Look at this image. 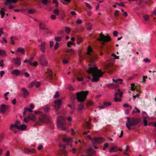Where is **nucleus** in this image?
Listing matches in <instances>:
<instances>
[{
	"label": "nucleus",
	"instance_id": "nucleus-1",
	"mask_svg": "<svg viewBox=\"0 0 156 156\" xmlns=\"http://www.w3.org/2000/svg\"><path fill=\"white\" fill-rule=\"evenodd\" d=\"M88 74H91L93 76L92 81L93 82H97L99 78L102 76L104 73L100 69H98L96 67H90L89 69L87 71Z\"/></svg>",
	"mask_w": 156,
	"mask_h": 156
},
{
	"label": "nucleus",
	"instance_id": "nucleus-2",
	"mask_svg": "<svg viewBox=\"0 0 156 156\" xmlns=\"http://www.w3.org/2000/svg\"><path fill=\"white\" fill-rule=\"evenodd\" d=\"M126 118L128 122L126 123V125L129 130L131 129L130 126H134L138 124L140 121V119L137 118H132L131 119L129 117H127Z\"/></svg>",
	"mask_w": 156,
	"mask_h": 156
},
{
	"label": "nucleus",
	"instance_id": "nucleus-3",
	"mask_svg": "<svg viewBox=\"0 0 156 156\" xmlns=\"http://www.w3.org/2000/svg\"><path fill=\"white\" fill-rule=\"evenodd\" d=\"M89 93L87 90L81 91L76 93V98L78 101L80 102H83L85 101L87 96Z\"/></svg>",
	"mask_w": 156,
	"mask_h": 156
},
{
	"label": "nucleus",
	"instance_id": "nucleus-4",
	"mask_svg": "<svg viewBox=\"0 0 156 156\" xmlns=\"http://www.w3.org/2000/svg\"><path fill=\"white\" fill-rule=\"evenodd\" d=\"M57 127L61 130L66 129V123L64 118L62 116H59L57 120Z\"/></svg>",
	"mask_w": 156,
	"mask_h": 156
},
{
	"label": "nucleus",
	"instance_id": "nucleus-5",
	"mask_svg": "<svg viewBox=\"0 0 156 156\" xmlns=\"http://www.w3.org/2000/svg\"><path fill=\"white\" fill-rule=\"evenodd\" d=\"M35 113L36 114H39L40 115L39 117V119L41 122H45L46 123H49V119L47 115L43 114L41 112L38 111L35 112Z\"/></svg>",
	"mask_w": 156,
	"mask_h": 156
},
{
	"label": "nucleus",
	"instance_id": "nucleus-6",
	"mask_svg": "<svg viewBox=\"0 0 156 156\" xmlns=\"http://www.w3.org/2000/svg\"><path fill=\"white\" fill-rule=\"evenodd\" d=\"M99 37H100L98 39V40L102 42V45H105V42L110 41L111 39L109 35L105 36L102 34V33H101L100 34Z\"/></svg>",
	"mask_w": 156,
	"mask_h": 156
},
{
	"label": "nucleus",
	"instance_id": "nucleus-7",
	"mask_svg": "<svg viewBox=\"0 0 156 156\" xmlns=\"http://www.w3.org/2000/svg\"><path fill=\"white\" fill-rule=\"evenodd\" d=\"M87 54L89 55V58L92 61H94L97 58V55L96 54H94L93 50L90 46H89L88 47Z\"/></svg>",
	"mask_w": 156,
	"mask_h": 156
},
{
	"label": "nucleus",
	"instance_id": "nucleus-8",
	"mask_svg": "<svg viewBox=\"0 0 156 156\" xmlns=\"http://www.w3.org/2000/svg\"><path fill=\"white\" fill-rule=\"evenodd\" d=\"M38 60L42 65L46 66L48 63L45 56L43 54H41L39 57Z\"/></svg>",
	"mask_w": 156,
	"mask_h": 156
},
{
	"label": "nucleus",
	"instance_id": "nucleus-9",
	"mask_svg": "<svg viewBox=\"0 0 156 156\" xmlns=\"http://www.w3.org/2000/svg\"><path fill=\"white\" fill-rule=\"evenodd\" d=\"M9 108V106L5 104H2L0 105V112L4 113Z\"/></svg>",
	"mask_w": 156,
	"mask_h": 156
},
{
	"label": "nucleus",
	"instance_id": "nucleus-10",
	"mask_svg": "<svg viewBox=\"0 0 156 156\" xmlns=\"http://www.w3.org/2000/svg\"><path fill=\"white\" fill-rule=\"evenodd\" d=\"M104 141V139L102 137L94 138L92 140V143L94 144H101Z\"/></svg>",
	"mask_w": 156,
	"mask_h": 156
},
{
	"label": "nucleus",
	"instance_id": "nucleus-11",
	"mask_svg": "<svg viewBox=\"0 0 156 156\" xmlns=\"http://www.w3.org/2000/svg\"><path fill=\"white\" fill-rule=\"evenodd\" d=\"M85 152L87 155L86 156H92L94 154L95 151L92 150L91 148H90L87 149Z\"/></svg>",
	"mask_w": 156,
	"mask_h": 156
},
{
	"label": "nucleus",
	"instance_id": "nucleus-12",
	"mask_svg": "<svg viewBox=\"0 0 156 156\" xmlns=\"http://www.w3.org/2000/svg\"><path fill=\"white\" fill-rule=\"evenodd\" d=\"M55 108L56 111L58 110L60 107L61 105V100H57L55 101Z\"/></svg>",
	"mask_w": 156,
	"mask_h": 156
},
{
	"label": "nucleus",
	"instance_id": "nucleus-13",
	"mask_svg": "<svg viewBox=\"0 0 156 156\" xmlns=\"http://www.w3.org/2000/svg\"><path fill=\"white\" fill-rule=\"evenodd\" d=\"M91 118H90L89 120L86 122L84 124L85 127L87 129H90L92 126L91 125Z\"/></svg>",
	"mask_w": 156,
	"mask_h": 156
},
{
	"label": "nucleus",
	"instance_id": "nucleus-14",
	"mask_svg": "<svg viewBox=\"0 0 156 156\" xmlns=\"http://www.w3.org/2000/svg\"><path fill=\"white\" fill-rule=\"evenodd\" d=\"M13 61L15 64L17 66H19L21 64L20 59L19 57H17L16 58H14Z\"/></svg>",
	"mask_w": 156,
	"mask_h": 156
},
{
	"label": "nucleus",
	"instance_id": "nucleus-15",
	"mask_svg": "<svg viewBox=\"0 0 156 156\" xmlns=\"http://www.w3.org/2000/svg\"><path fill=\"white\" fill-rule=\"evenodd\" d=\"M46 44V42H43L41 43V44L40 45V50L43 53H44L45 52Z\"/></svg>",
	"mask_w": 156,
	"mask_h": 156
},
{
	"label": "nucleus",
	"instance_id": "nucleus-16",
	"mask_svg": "<svg viewBox=\"0 0 156 156\" xmlns=\"http://www.w3.org/2000/svg\"><path fill=\"white\" fill-rule=\"evenodd\" d=\"M22 91L23 92V96L25 98L29 94V92L24 87L22 88L21 89Z\"/></svg>",
	"mask_w": 156,
	"mask_h": 156
},
{
	"label": "nucleus",
	"instance_id": "nucleus-17",
	"mask_svg": "<svg viewBox=\"0 0 156 156\" xmlns=\"http://www.w3.org/2000/svg\"><path fill=\"white\" fill-rule=\"evenodd\" d=\"M24 151L27 153H34L35 152V149L34 148L29 149L27 147L24 148Z\"/></svg>",
	"mask_w": 156,
	"mask_h": 156
},
{
	"label": "nucleus",
	"instance_id": "nucleus-18",
	"mask_svg": "<svg viewBox=\"0 0 156 156\" xmlns=\"http://www.w3.org/2000/svg\"><path fill=\"white\" fill-rule=\"evenodd\" d=\"M46 73L48 74L50 79L51 80H52L53 79V75L51 70L50 69H48Z\"/></svg>",
	"mask_w": 156,
	"mask_h": 156
},
{
	"label": "nucleus",
	"instance_id": "nucleus-19",
	"mask_svg": "<svg viewBox=\"0 0 156 156\" xmlns=\"http://www.w3.org/2000/svg\"><path fill=\"white\" fill-rule=\"evenodd\" d=\"M111 103L110 102H105L104 103V105L101 106H99L98 107L100 109H104L105 108V106H108L111 105Z\"/></svg>",
	"mask_w": 156,
	"mask_h": 156
},
{
	"label": "nucleus",
	"instance_id": "nucleus-20",
	"mask_svg": "<svg viewBox=\"0 0 156 156\" xmlns=\"http://www.w3.org/2000/svg\"><path fill=\"white\" fill-rule=\"evenodd\" d=\"M6 2L5 3V5H7L8 4H11L12 3H16L18 0H5Z\"/></svg>",
	"mask_w": 156,
	"mask_h": 156
},
{
	"label": "nucleus",
	"instance_id": "nucleus-21",
	"mask_svg": "<svg viewBox=\"0 0 156 156\" xmlns=\"http://www.w3.org/2000/svg\"><path fill=\"white\" fill-rule=\"evenodd\" d=\"M131 90L132 91H134L136 89V91L138 92L139 93H140L141 92V90H139L137 89H136V88L134 87V86L135 84L133 83H132L131 84Z\"/></svg>",
	"mask_w": 156,
	"mask_h": 156
},
{
	"label": "nucleus",
	"instance_id": "nucleus-22",
	"mask_svg": "<svg viewBox=\"0 0 156 156\" xmlns=\"http://www.w3.org/2000/svg\"><path fill=\"white\" fill-rule=\"evenodd\" d=\"M123 94V92L122 91H120L119 89H118L117 92H116L115 94V96H117L118 95L119 96V97L120 98H121L122 97V95Z\"/></svg>",
	"mask_w": 156,
	"mask_h": 156
},
{
	"label": "nucleus",
	"instance_id": "nucleus-23",
	"mask_svg": "<svg viewBox=\"0 0 156 156\" xmlns=\"http://www.w3.org/2000/svg\"><path fill=\"white\" fill-rule=\"evenodd\" d=\"M39 27L41 29L43 30H48V29L46 28V25L44 23H39Z\"/></svg>",
	"mask_w": 156,
	"mask_h": 156
},
{
	"label": "nucleus",
	"instance_id": "nucleus-24",
	"mask_svg": "<svg viewBox=\"0 0 156 156\" xmlns=\"http://www.w3.org/2000/svg\"><path fill=\"white\" fill-rule=\"evenodd\" d=\"M58 154L60 155H63L64 156H67L66 152L65 150L64 149L60 150Z\"/></svg>",
	"mask_w": 156,
	"mask_h": 156
},
{
	"label": "nucleus",
	"instance_id": "nucleus-25",
	"mask_svg": "<svg viewBox=\"0 0 156 156\" xmlns=\"http://www.w3.org/2000/svg\"><path fill=\"white\" fill-rule=\"evenodd\" d=\"M86 26L87 29L88 30H90L92 28V24L90 23H86Z\"/></svg>",
	"mask_w": 156,
	"mask_h": 156
},
{
	"label": "nucleus",
	"instance_id": "nucleus-26",
	"mask_svg": "<svg viewBox=\"0 0 156 156\" xmlns=\"http://www.w3.org/2000/svg\"><path fill=\"white\" fill-rule=\"evenodd\" d=\"M118 151V148L117 147L115 146L112 147L109 151L110 152H112L113 151L115 152H117Z\"/></svg>",
	"mask_w": 156,
	"mask_h": 156
},
{
	"label": "nucleus",
	"instance_id": "nucleus-27",
	"mask_svg": "<svg viewBox=\"0 0 156 156\" xmlns=\"http://www.w3.org/2000/svg\"><path fill=\"white\" fill-rule=\"evenodd\" d=\"M12 73L17 76L20 74V72L18 70L15 69L12 71Z\"/></svg>",
	"mask_w": 156,
	"mask_h": 156
},
{
	"label": "nucleus",
	"instance_id": "nucleus-28",
	"mask_svg": "<svg viewBox=\"0 0 156 156\" xmlns=\"http://www.w3.org/2000/svg\"><path fill=\"white\" fill-rule=\"evenodd\" d=\"M122 80H123L121 79H118L115 80L114 79H113V81H114L115 83L119 84L122 83Z\"/></svg>",
	"mask_w": 156,
	"mask_h": 156
},
{
	"label": "nucleus",
	"instance_id": "nucleus-29",
	"mask_svg": "<svg viewBox=\"0 0 156 156\" xmlns=\"http://www.w3.org/2000/svg\"><path fill=\"white\" fill-rule=\"evenodd\" d=\"M17 52H20L22 54H24L25 52V50L23 48H20L18 49Z\"/></svg>",
	"mask_w": 156,
	"mask_h": 156
},
{
	"label": "nucleus",
	"instance_id": "nucleus-30",
	"mask_svg": "<svg viewBox=\"0 0 156 156\" xmlns=\"http://www.w3.org/2000/svg\"><path fill=\"white\" fill-rule=\"evenodd\" d=\"M27 128V126L24 124L21 125L20 126V129L21 130H24Z\"/></svg>",
	"mask_w": 156,
	"mask_h": 156
},
{
	"label": "nucleus",
	"instance_id": "nucleus-31",
	"mask_svg": "<svg viewBox=\"0 0 156 156\" xmlns=\"http://www.w3.org/2000/svg\"><path fill=\"white\" fill-rule=\"evenodd\" d=\"M29 119H31L34 121L35 119V116L34 114H30V115L28 116Z\"/></svg>",
	"mask_w": 156,
	"mask_h": 156
},
{
	"label": "nucleus",
	"instance_id": "nucleus-32",
	"mask_svg": "<svg viewBox=\"0 0 156 156\" xmlns=\"http://www.w3.org/2000/svg\"><path fill=\"white\" fill-rule=\"evenodd\" d=\"M72 139V138H65L63 139V140L66 143L71 142Z\"/></svg>",
	"mask_w": 156,
	"mask_h": 156
},
{
	"label": "nucleus",
	"instance_id": "nucleus-33",
	"mask_svg": "<svg viewBox=\"0 0 156 156\" xmlns=\"http://www.w3.org/2000/svg\"><path fill=\"white\" fill-rule=\"evenodd\" d=\"M20 123V122L18 121H16L15 123V125L16 126V127L18 129H20V126H19V125Z\"/></svg>",
	"mask_w": 156,
	"mask_h": 156
},
{
	"label": "nucleus",
	"instance_id": "nucleus-34",
	"mask_svg": "<svg viewBox=\"0 0 156 156\" xmlns=\"http://www.w3.org/2000/svg\"><path fill=\"white\" fill-rule=\"evenodd\" d=\"M4 138V134L3 133L0 134V144Z\"/></svg>",
	"mask_w": 156,
	"mask_h": 156
},
{
	"label": "nucleus",
	"instance_id": "nucleus-35",
	"mask_svg": "<svg viewBox=\"0 0 156 156\" xmlns=\"http://www.w3.org/2000/svg\"><path fill=\"white\" fill-rule=\"evenodd\" d=\"M83 107V103H81L78 105V109L80 110H82Z\"/></svg>",
	"mask_w": 156,
	"mask_h": 156
},
{
	"label": "nucleus",
	"instance_id": "nucleus-36",
	"mask_svg": "<svg viewBox=\"0 0 156 156\" xmlns=\"http://www.w3.org/2000/svg\"><path fill=\"white\" fill-rule=\"evenodd\" d=\"M68 52L71 55H72L74 54V51L72 49H69L68 50Z\"/></svg>",
	"mask_w": 156,
	"mask_h": 156
},
{
	"label": "nucleus",
	"instance_id": "nucleus-37",
	"mask_svg": "<svg viewBox=\"0 0 156 156\" xmlns=\"http://www.w3.org/2000/svg\"><path fill=\"white\" fill-rule=\"evenodd\" d=\"M5 53L4 50H0V55L2 56H5Z\"/></svg>",
	"mask_w": 156,
	"mask_h": 156
},
{
	"label": "nucleus",
	"instance_id": "nucleus-38",
	"mask_svg": "<svg viewBox=\"0 0 156 156\" xmlns=\"http://www.w3.org/2000/svg\"><path fill=\"white\" fill-rule=\"evenodd\" d=\"M53 13L56 15H58L59 13V11L58 9H56L53 10Z\"/></svg>",
	"mask_w": 156,
	"mask_h": 156
},
{
	"label": "nucleus",
	"instance_id": "nucleus-39",
	"mask_svg": "<svg viewBox=\"0 0 156 156\" xmlns=\"http://www.w3.org/2000/svg\"><path fill=\"white\" fill-rule=\"evenodd\" d=\"M93 104V102L92 101H90L86 104V106L87 107H89L90 106L92 105Z\"/></svg>",
	"mask_w": 156,
	"mask_h": 156
},
{
	"label": "nucleus",
	"instance_id": "nucleus-40",
	"mask_svg": "<svg viewBox=\"0 0 156 156\" xmlns=\"http://www.w3.org/2000/svg\"><path fill=\"white\" fill-rule=\"evenodd\" d=\"M35 10L32 9H30L28 10V13L29 14H33L35 12Z\"/></svg>",
	"mask_w": 156,
	"mask_h": 156
},
{
	"label": "nucleus",
	"instance_id": "nucleus-41",
	"mask_svg": "<svg viewBox=\"0 0 156 156\" xmlns=\"http://www.w3.org/2000/svg\"><path fill=\"white\" fill-rule=\"evenodd\" d=\"M86 6L89 9H92V7L89 4H88L87 3L85 2V3Z\"/></svg>",
	"mask_w": 156,
	"mask_h": 156
},
{
	"label": "nucleus",
	"instance_id": "nucleus-42",
	"mask_svg": "<svg viewBox=\"0 0 156 156\" xmlns=\"http://www.w3.org/2000/svg\"><path fill=\"white\" fill-rule=\"evenodd\" d=\"M114 101L115 102L120 101H121V99L119 98H118L117 96H115V97L114 98Z\"/></svg>",
	"mask_w": 156,
	"mask_h": 156
},
{
	"label": "nucleus",
	"instance_id": "nucleus-43",
	"mask_svg": "<svg viewBox=\"0 0 156 156\" xmlns=\"http://www.w3.org/2000/svg\"><path fill=\"white\" fill-rule=\"evenodd\" d=\"M65 31L67 34H69L70 31V30L69 27H66L65 28Z\"/></svg>",
	"mask_w": 156,
	"mask_h": 156
},
{
	"label": "nucleus",
	"instance_id": "nucleus-44",
	"mask_svg": "<svg viewBox=\"0 0 156 156\" xmlns=\"http://www.w3.org/2000/svg\"><path fill=\"white\" fill-rule=\"evenodd\" d=\"M35 82H32L30 84V85L29 86V88H31L35 84Z\"/></svg>",
	"mask_w": 156,
	"mask_h": 156
},
{
	"label": "nucleus",
	"instance_id": "nucleus-45",
	"mask_svg": "<svg viewBox=\"0 0 156 156\" xmlns=\"http://www.w3.org/2000/svg\"><path fill=\"white\" fill-rule=\"evenodd\" d=\"M116 5H118L119 6H122V7H125V5L124 4L123 2H121L120 3H116Z\"/></svg>",
	"mask_w": 156,
	"mask_h": 156
},
{
	"label": "nucleus",
	"instance_id": "nucleus-46",
	"mask_svg": "<svg viewBox=\"0 0 156 156\" xmlns=\"http://www.w3.org/2000/svg\"><path fill=\"white\" fill-rule=\"evenodd\" d=\"M23 62H28L29 64L31 66L32 65V62L27 59H26L24 60Z\"/></svg>",
	"mask_w": 156,
	"mask_h": 156
},
{
	"label": "nucleus",
	"instance_id": "nucleus-47",
	"mask_svg": "<svg viewBox=\"0 0 156 156\" xmlns=\"http://www.w3.org/2000/svg\"><path fill=\"white\" fill-rule=\"evenodd\" d=\"M108 146V143H105L104 145V146L103 147V150H105L106 148H107Z\"/></svg>",
	"mask_w": 156,
	"mask_h": 156
},
{
	"label": "nucleus",
	"instance_id": "nucleus-48",
	"mask_svg": "<svg viewBox=\"0 0 156 156\" xmlns=\"http://www.w3.org/2000/svg\"><path fill=\"white\" fill-rule=\"evenodd\" d=\"M71 110L70 111V113L71 114H73L75 110V107L74 106L71 107Z\"/></svg>",
	"mask_w": 156,
	"mask_h": 156
},
{
	"label": "nucleus",
	"instance_id": "nucleus-49",
	"mask_svg": "<svg viewBox=\"0 0 156 156\" xmlns=\"http://www.w3.org/2000/svg\"><path fill=\"white\" fill-rule=\"evenodd\" d=\"M55 40L58 42L60 41L61 39V38L60 37H55Z\"/></svg>",
	"mask_w": 156,
	"mask_h": 156
},
{
	"label": "nucleus",
	"instance_id": "nucleus-50",
	"mask_svg": "<svg viewBox=\"0 0 156 156\" xmlns=\"http://www.w3.org/2000/svg\"><path fill=\"white\" fill-rule=\"evenodd\" d=\"M5 10V9L4 8H2L1 10L0 11V13L1 14H5V13L4 12V11Z\"/></svg>",
	"mask_w": 156,
	"mask_h": 156
},
{
	"label": "nucleus",
	"instance_id": "nucleus-51",
	"mask_svg": "<svg viewBox=\"0 0 156 156\" xmlns=\"http://www.w3.org/2000/svg\"><path fill=\"white\" fill-rule=\"evenodd\" d=\"M59 96V94L58 92L56 91L55 92V94L54 96V97L55 98H58Z\"/></svg>",
	"mask_w": 156,
	"mask_h": 156
},
{
	"label": "nucleus",
	"instance_id": "nucleus-52",
	"mask_svg": "<svg viewBox=\"0 0 156 156\" xmlns=\"http://www.w3.org/2000/svg\"><path fill=\"white\" fill-rule=\"evenodd\" d=\"M49 0H43L42 3L44 4H46L48 3H49L50 2L48 1Z\"/></svg>",
	"mask_w": 156,
	"mask_h": 156
},
{
	"label": "nucleus",
	"instance_id": "nucleus-53",
	"mask_svg": "<svg viewBox=\"0 0 156 156\" xmlns=\"http://www.w3.org/2000/svg\"><path fill=\"white\" fill-rule=\"evenodd\" d=\"M149 16L148 15H145L143 16V18L145 20H148Z\"/></svg>",
	"mask_w": 156,
	"mask_h": 156
},
{
	"label": "nucleus",
	"instance_id": "nucleus-54",
	"mask_svg": "<svg viewBox=\"0 0 156 156\" xmlns=\"http://www.w3.org/2000/svg\"><path fill=\"white\" fill-rule=\"evenodd\" d=\"M123 106L126 108L127 107H130V109H132V107L131 106H130L128 104H125L123 105Z\"/></svg>",
	"mask_w": 156,
	"mask_h": 156
},
{
	"label": "nucleus",
	"instance_id": "nucleus-55",
	"mask_svg": "<svg viewBox=\"0 0 156 156\" xmlns=\"http://www.w3.org/2000/svg\"><path fill=\"white\" fill-rule=\"evenodd\" d=\"M77 80L79 81H82L83 80V77H81V78H80L79 77H77L76 78Z\"/></svg>",
	"mask_w": 156,
	"mask_h": 156
},
{
	"label": "nucleus",
	"instance_id": "nucleus-56",
	"mask_svg": "<svg viewBox=\"0 0 156 156\" xmlns=\"http://www.w3.org/2000/svg\"><path fill=\"white\" fill-rule=\"evenodd\" d=\"M71 0H63V2L62 3L65 5H66L67 4V2H69Z\"/></svg>",
	"mask_w": 156,
	"mask_h": 156
},
{
	"label": "nucleus",
	"instance_id": "nucleus-57",
	"mask_svg": "<svg viewBox=\"0 0 156 156\" xmlns=\"http://www.w3.org/2000/svg\"><path fill=\"white\" fill-rule=\"evenodd\" d=\"M112 56L114 57L115 59H119V57L116 56L115 54L112 53Z\"/></svg>",
	"mask_w": 156,
	"mask_h": 156
},
{
	"label": "nucleus",
	"instance_id": "nucleus-58",
	"mask_svg": "<svg viewBox=\"0 0 156 156\" xmlns=\"http://www.w3.org/2000/svg\"><path fill=\"white\" fill-rule=\"evenodd\" d=\"M58 43L57 42L55 44L54 46V49L55 50H56L58 48Z\"/></svg>",
	"mask_w": 156,
	"mask_h": 156
},
{
	"label": "nucleus",
	"instance_id": "nucleus-59",
	"mask_svg": "<svg viewBox=\"0 0 156 156\" xmlns=\"http://www.w3.org/2000/svg\"><path fill=\"white\" fill-rule=\"evenodd\" d=\"M4 66V61L3 60H1L0 62V66H1L2 67H3Z\"/></svg>",
	"mask_w": 156,
	"mask_h": 156
},
{
	"label": "nucleus",
	"instance_id": "nucleus-60",
	"mask_svg": "<svg viewBox=\"0 0 156 156\" xmlns=\"http://www.w3.org/2000/svg\"><path fill=\"white\" fill-rule=\"evenodd\" d=\"M119 11L118 10H116L115 11V16L116 17H118L119 16Z\"/></svg>",
	"mask_w": 156,
	"mask_h": 156
},
{
	"label": "nucleus",
	"instance_id": "nucleus-61",
	"mask_svg": "<svg viewBox=\"0 0 156 156\" xmlns=\"http://www.w3.org/2000/svg\"><path fill=\"white\" fill-rule=\"evenodd\" d=\"M51 18L52 20H54L56 19V16L55 15L52 14L51 16Z\"/></svg>",
	"mask_w": 156,
	"mask_h": 156
},
{
	"label": "nucleus",
	"instance_id": "nucleus-62",
	"mask_svg": "<svg viewBox=\"0 0 156 156\" xmlns=\"http://www.w3.org/2000/svg\"><path fill=\"white\" fill-rule=\"evenodd\" d=\"M62 62L64 64H67L68 63V61L65 59H63L62 61Z\"/></svg>",
	"mask_w": 156,
	"mask_h": 156
},
{
	"label": "nucleus",
	"instance_id": "nucleus-63",
	"mask_svg": "<svg viewBox=\"0 0 156 156\" xmlns=\"http://www.w3.org/2000/svg\"><path fill=\"white\" fill-rule=\"evenodd\" d=\"M113 34L114 36L116 37L118 35V32L116 30H115L113 31Z\"/></svg>",
	"mask_w": 156,
	"mask_h": 156
},
{
	"label": "nucleus",
	"instance_id": "nucleus-64",
	"mask_svg": "<svg viewBox=\"0 0 156 156\" xmlns=\"http://www.w3.org/2000/svg\"><path fill=\"white\" fill-rule=\"evenodd\" d=\"M68 89L72 91H73L74 90V89L73 87L70 85H69L68 86Z\"/></svg>",
	"mask_w": 156,
	"mask_h": 156
}]
</instances>
